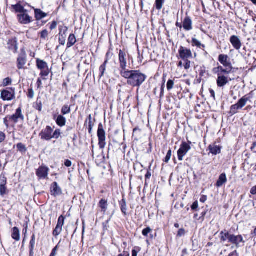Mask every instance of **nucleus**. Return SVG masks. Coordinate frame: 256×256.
<instances>
[{"label": "nucleus", "instance_id": "9d476101", "mask_svg": "<svg viewBox=\"0 0 256 256\" xmlns=\"http://www.w3.org/2000/svg\"><path fill=\"white\" fill-rule=\"evenodd\" d=\"M52 129L50 126H47L40 134L41 139L49 140L52 138Z\"/></svg>", "mask_w": 256, "mask_h": 256}, {"label": "nucleus", "instance_id": "423d86ee", "mask_svg": "<svg viewBox=\"0 0 256 256\" xmlns=\"http://www.w3.org/2000/svg\"><path fill=\"white\" fill-rule=\"evenodd\" d=\"M36 66L41 70L40 75L42 76H46L49 74L50 72L46 62L38 59L36 60Z\"/></svg>", "mask_w": 256, "mask_h": 256}, {"label": "nucleus", "instance_id": "4468645a", "mask_svg": "<svg viewBox=\"0 0 256 256\" xmlns=\"http://www.w3.org/2000/svg\"><path fill=\"white\" fill-rule=\"evenodd\" d=\"M218 60L224 66H232L228 55L224 54H220Z\"/></svg>", "mask_w": 256, "mask_h": 256}, {"label": "nucleus", "instance_id": "1a4fd4ad", "mask_svg": "<svg viewBox=\"0 0 256 256\" xmlns=\"http://www.w3.org/2000/svg\"><path fill=\"white\" fill-rule=\"evenodd\" d=\"M180 56L184 60L192 58V51L187 48L181 46L178 50Z\"/></svg>", "mask_w": 256, "mask_h": 256}, {"label": "nucleus", "instance_id": "3c124183", "mask_svg": "<svg viewBox=\"0 0 256 256\" xmlns=\"http://www.w3.org/2000/svg\"><path fill=\"white\" fill-rule=\"evenodd\" d=\"M185 234V230L184 228H180L178 232V236L179 237H181L182 236H184Z\"/></svg>", "mask_w": 256, "mask_h": 256}, {"label": "nucleus", "instance_id": "cd10ccee", "mask_svg": "<svg viewBox=\"0 0 256 256\" xmlns=\"http://www.w3.org/2000/svg\"><path fill=\"white\" fill-rule=\"evenodd\" d=\"M108 62V59L106 58V60H104V64L100 66V67L99 68V71L100 72V75H99L100 78H101L102 76H104L105 71H106V64H107Z\"/></svg>", "mask_w": 256, "mask_h": 256}, {"label": "nucleus", "instance_id": "69168bd1", "mask_svg": "<svg viewBox=\"0 0 256 256\" xmlns=\"http://www.w3.org/2000/svg\"><path fill=\"white\" fill-rule=\"evenodd\" d=\"M138 252L135 250H132V256H137Z\"/></svg>", "mask_w": 256, "mask_h": 256}, {"label": "nucleus", "instance_id": "052dcab7", "mask_svg": "<svg viewBox=\"0 0 256 256\" xmlns=\"http://www.w3.org/2000/svg\"><path fill=\"white\" fill-rule=\"evenodd\" d=\"M57 250V246H56L52 250V253L50 254V256H55L56 254V252Z\"/></svg>", "mask_w": 256, "mask_h": 256}, {"label": "nucleus", "instance_id": "2eb2a0df", "mask_svg": "<svg viewBox=\"0 0 256 256\" xmlns=\"http://www.w3.org/2000/svg\"><path fill=\"white\" fill-rule=\"evenodd\" d=\"M210 152L213 155H216L221 152L222 146L220 144H218L216 142L210 144L208 146Z\"/></svg>", "mask_w": 256, "mask_h": 256}, {"label": "nucleus", "instance_id": "a211bd4d", "mask_svg": "<svg viewBox=\"0 0 256 256\" xmlns=\"http://www.w3.org/2000/svg\"><path fill=\"white\" fill-rule=\"evenodd\" d=\"M48 168L45 166L39 168L36 172L37 176L40 178H46L48 175Z\"/></svg>", "mask_w": 256, "mask_h": 256}, {"label": "nucleus", "instance_id": "49530a36", "mask_svg": "<svg viewBox=\"0 0 256 256\" xmlns=\"http://www.w3.org/2000/svg\"><path fill=\"white\" fill-rule=\"evenodd\" d=\"M60 135V130H56L53 134L52 133V138H58Z\"/></svg>", "mask_w": 256, "mask_h": 256}, {"label": "nucleus", "instance_id": "bb28decb", "mask_svg": "<svg viewBox=\"0 0 256 256\" xmlns=\"http://www.w3.org/2000/svg\"><path fill=\"white\" fill-rule=\"evenodd\" d=\"M231 235L232 234H230L229 232H227L226 230L222 231L220 233V240L222 242H225L226 240H228L229 242L230 238L231 236Z\"/></svg>", "mask_w": 256, "mask_h": 256}, {"label": "nucleus", "instance_id": "8fccbe9b", "mask_svg": "<svg viewBox=\"0 0 256 256\" xmlns=\"http://www.w3.org/2000/svg\"><path fill=\"white\" fill-rule=\"evenodd\" d=\"M185 64L184 65L186 70H188L190 68V62L188 60H184Z\"/></svg>", "mask_w": 256, "mask_h": 256}, {"label": "nucleus", "instance_id": "c9c22d12", "mask_svg": "<svg viewBox=\"0 0 256 256\" xmlns=\"http://www.w3.org/2000/svg\"><path fill=\"white\" fill-rule=\"evenodd\" d=\"M164 0H156L155 6L158 10H160L162 8Z\"/></svg>", "mask_w": 256, "mask_h": 256}, {"label": "nucleus", "instance_id": "0e129e2a", "mask_svg": "<svg viewBox=\"0 0 256 256\" xmlns=\"http://www.w3.org/2000/svg\"><path fill=\"white\" fill-rule=\"evenodd\" d=\"M188 254L187 250L186 248H184L182 250V256H184V255Z\"/></svg>", "mask_w": 256, "mask_h": 256}, {"label": "nucleus", "instance_id": "9b49d317", "mask_svg": "<svg viewBox=\"0 0 256 256\" xmlns=\"http://www.w3.org/2000/svg\"><path fill=\"white\" fill-rule=\"evenodd\" d=\"M230 80H232V79L230 78L228 80V76L224 74H219L216 80L218 86L219 88H223L228 83Z\"/></svg>", "mask_w": 256, "mask_h": 256}, {"label": "nucleus", "instance_id": "dca6fc26", "mask_svg": "<svg viewBox=\"0 0 256 256\" xmlns=\"http://www.w3.org/2000/svg\"><path fill=\"white\" fill-rule=\"evenodd\" d=\"M18 20L22 24H28L31 22V17L26 12H23L18 15Z\"/></svg>", "mask_w": 256, "mask_h": 256}, {"label": "nucleus", "instance_id": "13d9d810", "mask_svg": "<svg viewBox=\"0 0 256 256\" xmlns=\"http://www.w3.org/2000/svg\"><path fill=\"white\" fill-rule=\"evenodd\" d=\"M36 243V240H30V248L32 249H34V245Z\"/></svg>", "mask_w": 256, "mask_h": 256}, {"label": "nucleus", "instance_id": "c85d7f7f", "mask_svg": "<svg viewBox=\"0 0 256 256\" xmlns=\"http://www.w3.org/2000/svg\"><path fill=\"white\" fill-rule=\"evenodd\" d=\"M93 126V123L92 120L91 116H90L88 118L86 119L84 124V127L87 128L90 133L91 132L92 128Z\"/></svg>", "mask_w": 256, "mask_h": 256}, {"label": "nucleus", "instance_id": "412c9836", "mask_svg": "<svg viewBox=\"0 0 256 256\" xmlns=\"http://www.w3.org/2000/svg\"><path fill=\"white\" fill-rule=\"evenodd\" d=\"M24 118L22 112V109L19 108L16 110V113L10 116V118L14 122H16L19 118L24 120Z\"/></svg>", "mask_w": 256, "mask_h": 256}, {"label": "nucleus", "instance_id": "a19ab883", "mask_svg": "<svg viewBox=\"0 0 256 256\" xmlns=\"http://www.w3.org/2000/svg\"><path fill=\"white\" fill-rule=\"evenodd\" d=\"M10 49L13 50L14 53H16L17 52L18 47L16 44V41L12 42V44L10 47Z\"/></svg>", "mask_w": 256, "mask_h": 256}, {"label": "nucleus", "instance_id": "4d7b16f0", "mask_svg": "<svg viewBox=\"0 0 256 256\" xmlns=\"http://www.w3.org/2000/svg\"><path fill=\"white\" fill-rule=\"evenodd\" d=\"M210 96L214 99H216L215 96V92L212 89H210Z\"/></svg>", "mask_w": 256, "mask_h": 256}, {"label": "nucleus", "instance_id": "72a5a7b5", "mask_svg": "<svg viewBox=\"0 0 256 256\" xmlns=\"http://www.w3.org/2000/svg\"><path fill=\"white\" fill-rule=\"evenodd\" d=\"M12 6H13L14 10L16 12H19L20 14L23 12H26V10L24 9V7L22 6L20 4H17L16 5Z\"/></svg>", "mask_w": 256, "mask_h": 256}, {"label": "nucleus", "instance_id": "393cba45", "mask_svg": "<svg viewBox=\"0 0 256 256\" xmlns=\"http://www.w3.org/2000/svg\"><path fill=\"white\" fill-rule=\"evenodd\" d=\"M12 237L16 241H18L20 240V232L18 228L16 227H14L12 229Z\"/></svg>", "mask_w": 256, "mask_h": 256}, {"label": "nucleus", "instance_id": "0eeeda50", "mask_svg": "<svg viewBox=\"0 0 256 256\" xmlns=\"http://www.w3.org/2000/svg\"><path fill=\"white\" fill-rule=\"evenodd\" d=\"M1 98L4 100H12L15 98L14 90L10 88L2 90L1 92Z\"/></svg>", "mask_w": 256, "mask_h": 256}, {"label": "nucleus", "instance_id": "774afa93", "mask_svg": "<svg viewBox=\"0 0 256 256\" xmlns=\"http://www.w3.org/2000/svg\"><path fill=\"white\" fill-rule=\"evenodd\" d=\"M183 66V63L182 61L179 62L178 66L182 68Z\"/></svg>", "mask_w": 256, "mask_h": 256}, {"label": "nucleus", "instance_id": "ea45409f", "mask_svg": "<svg viewBox=\"0 0 256 256\" xmlns=\"http://www.w3.org/2000/svg\"><path fill=\"white\" fill-rule=\"evenodd\" d=\"M70 107L68 105L64 106L62 110V112L63 114H66L70 112Z\"/></svg>", "mask_w": 256, "mask_h": 256}, {"label": "nucleus", "instance_id": "f3484780", "mask_svg": "<svg viewBox=\"0 0 256 256\" xmlns=\"http://www.w3.org/2000/svg\"><path fill=\"white\" fill-rule=\"evenodd\" d=\"M182 28L186 31L192 30V22L190 16H186L182 22Z\"/></svg>", "mask_w": 256, "mask_h": 256}, {"label": "nucleus", "instance_id": "f8f14e48", "mask_svg": "<svg viewBox=\"0 0 256 256\" xmlns=\"http://www.w3.org/2000/svg\"><path fill=\"white\" fill-rule=\"evenodd\" d=\"M230 242L234 244L236 248L240 246V243L244 244V241L241 235L235 236L232 234L230 238Z\"/></svg>", "mask_w": 256, "mask_h": 256}, {"label": "nucleus", "instance_id": "79ce46f5", "mask_svg": "<svg viewBox=\"0 0 256 256\" xmlns=\"http://www.w3.org/2000/svg\"><path fill=\"white\" fill-rule=\"evenodd\" d=\"M174 86V82L172 80H169L167 82V89L168 90H171Z\"/></svg>", "mask_w": 256, "mask_h": 256}, {"label": "nucleus", "instance_id": "09e8293b", "mask_svg": "<svg viewBox=\"0 0 256 256\" xmlns=\"http://www.w3.org/2000/svg\"><path fill=\"white\" fill-rule=\"evenodd\" d=\"M34 92L32 88H29L28 90V96L30 98H32L34 97Z\"/></svg>", "mask_w": 256, "mask_h": 256}, {"label": "nucleus", "instance_id": "58836bf2", "mask_svg": "<svg viewBox=\"0 0 256 256\" xmlns=\"http://www.w3.org/2000/svg\"><path fill=\"white\" fill-rule=\"evenodd\" d=\"M40 34L41 38L46 40L48 37V32L46 30H44L40 32Z\"/></svg>", "mask_w": 256, "mask_h": 256}, {"label": "nucleus", "instance_id": "c756f323", "mask_svg": "<svg viewBox=\"0 0 256 256\" xmlns=\"http://www.w3.org/2000/svg\"><path fill=\"white\" fill-rule=\"evenodd\" d=\"M192 46H196L201 49H204L206 47L205 45L202 44L201 42L196 38H192Z\"/></svg>", "mask_w": 256, "mask_h": 256}, {"label": "nucleus", "instance_id": "680f3d73", "mask_svg": "<svg viewBox=\"0 0 256 256\" xmlns=\"http://www.w3.org/2000/svg\"><path fill=\"white\" fill-rule=\"evenodd\" d=\"M228 256H238L236 250L230 252Z\"/></svg>", "mask_w": 256, "mask_h": 256}, {"label": "nucleus", "instance_id": "e2e57ef3", "mask_svg": "<svg viewBox=\"0 0 256 256\" xmlns=\"http://www.w3.org/2000/svg\"><path fill=\"white\" fill-rule=\"evenodd\" d=\"M251 149L254 152H256V142L253 144Z\"/></svg>", "mask_w": 256, "mask_h": 256}, {"label": "nucleus", "instance_id": "6e6552de", "mask_svg": "<svg viewBox=\"0 0 256 256\" xmlns=\"http://www.w3.org/2000/svg\"><path fill=\"white\" fill-rule=\"evenodd\" d=\"M64 222V218L62 215L58 218L56 226L53 232V235L54 236H57L62 232Z\"/></svg>", "mask_w": 256, "mask_h": 256}, {"label": "nucleus", "instance_id": "20e7f679", "mask_svg": "<svg viewBox=\"0 0 256 256\" xmlns=\"http://www.w3.org/2000/svg\"><path fill=\"white\" fill-rule=\"evenodd\" d=\"M188 144L186 142H182L180 146V148L178 151V159L180 161H182L184 159V156L186 155L188 152L191 149L190 144L191 142Z\"/></svg>", "mask_w": 256, "mask_h": 256}, {"label": "nucleus", "instance_id": "37998d69", "mask_svg": "<svg viewBox=\"0 0 256 256\" xmlns=\"http://www.w3.org/2000/svg\"><path fill=\"white\" fill-rule=\"evenodd\" d=\"M224 67L222 66H218L217 68H216L214 69V72L215 73H216L218 74V76L219 74H222V72L223 70V69Z\"/></svg>", "mask_w": 256, "mask_h": 256}, {"label": "nucleus", "instance_id": "603ef678", "mask_svg": "<svg viewBox=\"0 0 256 256\" xmlns=\"http://www.w3.org/2000/svg\"><path fill=\"white\" fill-rule=\"evenodd\" d=\"M5 138V134L3 132L0 131V142H4Z\"/></svg>", "mask_w": 256, "mask_h": 256}, {"label": "nucleus", "instance_id": "4c0bfd02", "mask_svg": "<svg viewBox=\"0 0 256 256\" xmlns=\"http://www.w3.org/2000/svg\"><path fill=\"white\" fill-rule=\"evenodd\" d=\"M16 147L18 150L22 152H25L27 150L26 146L22 143L18 144Z\"/></svg>", "mask_w": 256, "mask_h": 256}, {"label": "nucleus", "instance_id": "4be33fe9", "mask_svg": "<svg viewBox=\"0 0 256 256\" xmlns=\"http://www.w3.org/2000/svg\"><path fill=\"white\" fill-rule=\"evenodd\" d=\"M6 184V178L4 176H2L0 184V194L2 196L6 194V188L5 186Z\"/></svg>", "mask_w": 256, "mask_h": 256}, {"label": "nucleus", "instance_id": "7ed1b4c3", "mask_svg": "<svg viewBox=\"0 0 256 256\" xmlns=\"http://www.w3.org/2000/svg\"><path fill=\"white\" fill-rule=\"evenodd\" d=\"M126 52L122 50H120L118 54V60L120 63V74L122 76V72H127L126 70L127 60L126 58Z\"/></svg>", "mask_w": 256, "mask_h": 256}, {"label": "nucleus", "instance_id": "ddd939ff", "mask_svg": "<svg viewBox=\"0 0 256 256\" xmlns=\"http://www.w3.org/2000/svg\"><path fill=\"white\" fill-rule=\"evenodd\" d=\"M230 42L236 50H240V49L242 44L238 36L234 35L231 36Z\"/></svg>", "mask_w": 256, "mask_h": 256}, {"label": "nucleus", "instance_id": "f03ea898", "mask_svg": "<svg viewBox=\"0 0 256 256\" xmlns=\"http://www.w3.org/2000/svg\"><path fill=\"white\" fill-rule=\"evenodd\" d=\"M250 100V97L248 96H244L238 100V102L230 106V114L234 115L238 113L239 110L242 109L246 104V102Z\"/></svg>", "mask_w": 256, "mask_h": 256}, {"label": "nucleus", "instance_id": "864d4df0", "mask_svg": "<svg viewBox=\"0 0 256 256\" xmlns=\"http://www.w3.org/2000/svg\"><path fill=\"white\" fill-rule=\"evenodd\" d=\"M198 207V202L197 201L194 202L192 206H191V208L192 210H196Z\"/></svg>", "mask_w": 256, "mask_h": 256}, {"label": "nucleus", "instance_id": "473e14b6", "mask_svg": "<svg viewBox=\"0 0 256 256\" xmlns=\"http://www.w3.org/2000/svg\"><path fill=\"white\" fill-rule=\"evenodd\" d=\"M76 42V39L75 38V36L71 34L70 35L68 39V42L67 44L68 47H70L72 46H73Z\"/></svg>", "mask_w": 256, "mask_h": 256}, {"label": "nucleus", "instance_id": "a18cd8bd", "mask_svg": "<svg viewBox=\"0 0 256 256\" xmlns=\"http://www.w3.org/2000/svg\"><path fill=\"white\" fill-rule=\"evenodd\" d=\"M152 231V230L150 227H148V228H144V230H143L142 232V234L143 236H147L148 234L150 232Z\"/></svg>", "mask_w": 256, "mask_h": 256}, {"label": "nucleus", "instance_id": "e433bc0d", "mask_svg": "<svg viewBox=\"0 0 256 256\" xmlns=\"http://www.w3.org/2000/svg\"><path fill=\"white\" fill-rule=\"evenodd\" d=\"M120 209L122 212L126 216V215L127 206L126 202L124 200H122V202L121 204Z\"/></svg>", "mask_w": 256, "mask_h": 256}, {"label": "nucleus", "instance_id": "6e6d98bb", "mask_svg": "<svg viewBox=\"0 0 256 256\" xmlns=\"http://www.w3.org/2000/svg\"><path fill=\"white\" fill-rule=\"evenodd\" d=\"M250 194L253 195L256 194V186L251 188Z\"/></svg>", "mask_w": 256, "mask_h": 256}, {"label": "nucleus", "instance_id": "f257e3e1", "mask_svg": "<svg viewBox=\"0 0 256 256\" xmlns=\"http://www.w3.org/2000/svg\"><path fill=\"white\" fill-rule=\"evenodd\" d=\"M122 77L127 79V84L133 87L140 86L146 79V76L140 70H128L122 72Z\"/></svg>", "mask_w": 256, "mask_h": 256}, {"label": "nucleus", "instance_id": "7c9ffc66", "mask_svg": "<svg viewBox=\"0 0 256 256\" xmlns=\"http://www.w3.org/2000/svg\"><path fill=\"white\" fill-rule=\"evenodd\" d=\"M99 206L102 208V210L105 212L108 208V202L106 200L102 199L99 202Z\"/></svg>", "mask_w": 256, "mask_h": 256}, {"label": "nucleus", "instance_id": "2f4dec72", "mask_svg": "<svg viewBox=\"0 0 256 256\" xmlns=\"http://www.w3.org/2000/svg\"><path fill=\"white\" fill-rule=\"evenodd\" d=\"M66 122V118L61 115L58 116L56 120V124L60 126H64Z\"/></svg>", "mask_w": 256, "mask_h": 256}, {"label": "nucleus", "instance_id": "39448f33", "mask_svg": "<svg viewBox=\"0 0 256 256\" xmlns=\"http://www.w3.org/2000/svg\"><path fill=\"white\" fill-rule=\"evenodd\" d=\"M98 146L100 148L103 149L106 144V132L103 128L102 125L100 124L98 130Z\"/></svg>", "mask_w": 256, "mask_h": 256}, {"label": "nucleus", "instance_id": "de8ad7c7", "mask_svg": "<svg viewBox=\"0 0 256 256\" xmlns=\"http://www.w3.org/2000/svg\"><path fill=\"white\" fill-rule=\"evenodd\" d=\"M11 83H12V80L9 78H7L4 80L3 84L4 86H7L10 84Z\"/></svg>", "mask_w": 256, "mask_h": 256}, {"label": "nucleus", "instance_id": "c03bdc74", "mask_svg": "<svg viewBox=\"0 0 256 256\" xmlns=\"http://www.w3.org/2000/svg\"><path fill=\"white\" fill-rule=\"evenodd\" d=\"M172 156V150H170L166 154V156L164 160V162L166 163H168L169 160H170Z\"/></svg>", "mask_w": 256, "mask_h": 256}, {"label": "nucleus", "instance_id": "aec40b11", "mask_svg": "<svg viewBox=\"0 0 256 256\" xmlns=\"http://www.w3.org/2000/svg\"><path fill=\"white\" fill-rule=\"evenodd\" d=\"M50 190L52 194L54 196H59L62 194V191L56 182H54L51 185Z\"/></svg>", "mask_w": 256, "mask_h": 256}, {"label": "nucleus", "instance_id": "bf43d9fd", "mask_svg": "<svg viewBox=\"0 0 256 256\" xmlns=\"http://www.w3.org/2000/svg\"><path fill=\"white\" fill-rule=\"evenodd\" d=\"M64 165L67 166V167H69L70 166H71L72 165V162L71 161H70V160H66L64 162Z\"/></svg>", "mask_w": 256, "mask_h": 256}, {"label": "nucleus", "instance_id": "6ab92c4d", "mask_svg": "<svg viewBox=\"0 0 256 256\" xmlns=\"http://www.w3.org/2000/svg\"><path fill=\"white\" fill-rule=\"evenodd\" d=\"M67 30L68 28L66 26L62 27L60 28L59 42L60 44L62 45H64L65 44L66 39V33L67 32Z\"/></svg>", "mask_w": 256, "mask_h": 256}, {"label": "nucleus", "instance_id": "b1692460", "mask_svg": "<svg viewBox=\"0 0 256 256\" xmlns=\"http://www.w3.org/2000/svg\"><path fill=\"white\" fill-rule=\"evenodd\" d=\"M26 56L21 55L18 58V67L19 69H22L23 68L24 66L26 64Z\"/></svg>", "mask_w": 256, "mask_h": 256}, {"label": "nucleus", "instance_id": "a878e982", "mask_svg": "<svg viewBox=\"0 0 256 256\" xmlns=\"http://www.w3.org/2000/svg\"><path fill=\"white\" fill-rule=\"evenodd\" d=\"M34 12L35 17L37 20H40L47 16L46 13L43 12L40 9H36Z\"/></svg>", "mask_w": 256, "mask_h": 256}, {"label": "nucleus", "instance_id": "338daca9", "mask_svg": "<svg viewBox=\"0 0 256 256\" xmlns=\"http://www.w3.org/2000/svg\"><path fill=\"white\" fill-rule=\"evenodd\" d=\"M176 26L178 27H179L180 28H182V24L181 23L176 22Z\"/></svg>", "mask_w": 256, "mask_h": 256}, {"label": "nucleus", "instance_id": "f704fd0d", "mask_svg": "<svg viewBox=\"0 0 256 256\" xmlns=\"http://www.w3.org/2000/svg\"><path fill=\"white\" fill-rule=\"evenodd\" d=\"M223 70L222 72V74H229L232 72V70L234 69L232 66H224Z\"/></svg>", "mask_w": 256, "mask_h": 256}, {"label": "nucleus", "instance_id": "5fc2aeb1", "mask_svg": "<svg viewBox=\"0 0 256 256\" xmlns=\"http://www.w3.org/2000/svg\"><path fill=\"white\" fill-rule=\"evenodd\" d=\"M57 23L56 22H53L50 26V29L52 30L56 28Z\"/></svg>", "mask_w": 256, "mask_h": 256}, {"label": "nucleus", "instance_id": "5701e85b", "mask_svg": "<svg viewBox=\"0 0 256 256\" xmlns=\"http://www.w3.org/2000/svg\"><path fill=\"white\" fill-rule=\"evenodd\" d=\"M227 182V178L226 174H222L216 183V186L217 187H221L224 184L226 183Z\"/></svg>", "mask_w": 256, "mask_h": 256}]
</instances>
